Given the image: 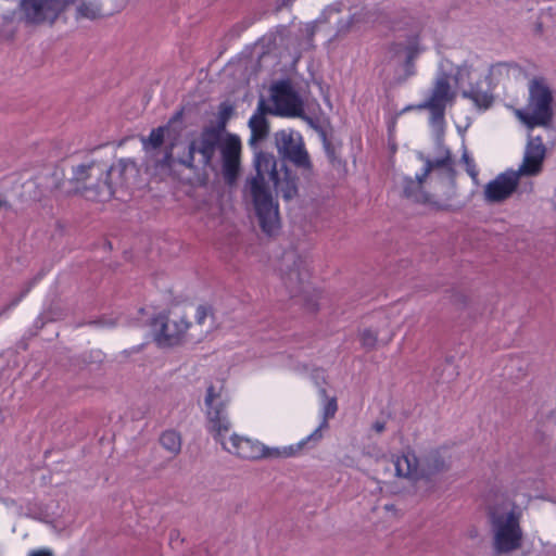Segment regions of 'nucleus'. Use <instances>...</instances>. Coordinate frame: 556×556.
I'll return each instance as SVG.
<instances>
[{
  "mask_svg": "<svg viewBox=\"0 0 556 556\" xmlns=\"http://www.w3.org/2000/svg\"><path fill=\"white\" fill-rule=\"evenodd\" d=\"M535 421L542 432L556 428V410L542 407L535 415Z\"/></svg>",
  "mask_w": 556,
  "mask_h": 556,
  "instance_id": "6ab92c4d",
  "label": "nucleus"
},
{
  "mask_svg": "<svg viewBox=\"0 0 556 556\" xmlns=\"http://www.w3.org/2000/svg\"><path fill=\"white\" fill-rule=\"evenodd\" d=\"M70 0H21L23 20L29 25H53Z\"/></svg>",
  "mask_w": 556,
  "mask_h": 556,
  "instance_id": "6e6552de",
  "label": "nucleus"
},
{
  "mask_svg": "<svg viewBox=\"0 0 556 556\" xmlns=\"http://www.w3.org/2000/svg\"><path fill=\"white\" fill-rule=\"evenodd\" d=\"M113 168L105 172V180L101 184H98L94 189V195L91 197L89 194H86L88 199L97 200V201H106L110 200L114 193L115 190L113 189L112 185L108 181V177L112 175Z\"/></svg>",
  "mask_w": 556,
  "mask_h": 556,
  "instance_id": "412c9836",
  "label": "nucleus"
},
{
  "mask_svg": "<svg viewBox=\"0 0 556 556\" xmlns=\"http://www.w3.org/2000/svg\"><path fill=\"white\" fill-rule=\"evenodd\" d=\"M241 140L238 136L228 134L225 138L218 128L204 127L200 135L189 143L191 159L195 154L201 156V164L211 166L215 153L220 151L222 173L225 181L233 184L239 175L241 165Z\"/></svg>",
  "mask_w": 556,
  "mask_h": 556,
  "instance_id": "f03ea898",
  "label": "nucleus"
},
{
  "mask_svg": "<svg viewBox=\"0 0 556 556\" xmlns=\"http://www.w3.org/2000/svg\"><path fill=\"white\" fill-rule=\"evenodd\" d=\"M28 556H53V553L50 549H35L29 553Z\"/></svg>",
  "mask_w": 556,
  "mask_h": 556,
  "instance_id": "2f4dec72",
  "label": "nucleus"
},
{
  "mask_svg": "<svg viewBox=\"0 0 556 556\" xmlns=\"http://www.w3.org/2000/svg\"><path fill=\"white\" fill-rule=\"evenodd\" d=\"M254 165L256 174L249 182L250 194L253 200L256 216L262 230L271 236L279 227L278 207L274 205L268 185L271 184L277 192L286 200L294 198L298 193L295 177L285 169L283 177L277 169L276 157L268 152L254 150Z\"/></svg>",
  "mask_w": 556,
  "mask_h": 556,
  "instance_id": "f257e3e1",
  "label": "nucleus"
},
{
  "mask_svg": "<svg viewBox=\"0 0 556 556\" xmlns=\"http://www.w3.org/2000/svg\"><path fill=\"white\" fill-rule=\"evenodd\" d=\"M175 531L170 532V538L176 539V535H174Z\"/></svg>",
  "mask_w": 556,
  "mask_h": 556,
  "instance_id": "e433bc0d",
  "label": "nucleus"
},
{
  "mask_svg": "<svg viewBox=\"0 0 556 556\" xmlns=\"http://www.w3.org/2000/svg\"><path fill=\"white\" fill-rule=\"evenodd\" d=\"M464 97L470 99L480 109H488L493 103V97L489 92L476 88L464 91Z\"/></svg>",
  "mask_w": 556,
  "mask_h": 556,
  "instance_id": "4be33fe9",
  "label": "nucleus"
},
{
  "mask_svg": "<svg viewBox=\"0 0 556 556\" xmlns=\"http://www.w3.org/2000/svg\"><path fill=\"white\" fill-rule=\"evenodd\" d=\"M273 454H266V453H263V454H256V455H253L250 457L251 460H258V459H262V458H265L267 456H271Z\"/></svg>",
  "mask_w": 556,
  "mask_h": 556,
  "instance_id": "473e14b6",
  "label": "nucleus"
},
{
  "mask_svg": "<svg viewBox=\"0 0 556 556\" xmlns=\"http://www.w3.org/2000/svg\"><path fill=\"white\" fill-rule=\"evenodd\" d=\"M168 125L153 128L148 137H142L141 142L146 150H156L162 147Z\"/></svg>",
  "mask_w": 556,
  "mask_h": 556,
  "instance_id": "a211bd4d",
  "label": "nucleus"
},
{
  "mask_svg": "<svg viewBox=\"0 0 556 556\" xmlns=\"http://www.w3.org/2000/svg\"><path fill=\"white\" fill-rule=\"evenodd\" d=\"M233 111H235V109H233L232 104H230L228 102L220 103L218 106V112H217V124H216V126H213V127L218 128L220 134H223V131L226 128L227 123L233 115Z\"/></svg>",
  "mask_w": 556,
  "mask_h": 556,
  "instance_id": "5701e85b",
  "label": "nucleus"
},
{
  "mask_svg": "<svg viewBox=\"0 0 556 556\" xmlns=\"http://www.w3.org/2000/svg\"><path fill=\"white\" fill-rule=\"evenodd\" d=\"M161 446L167 452H180L181 437L175 430H166L160 437Z\"/></svg>",
  "mask_w": 556,
  "mask_h": 556,
  "instance_id": "aec40b11",
  "label": "nucleus"
},
{
  "mask_svg": "<svg viewBox=\"0 0 556 556\" xmlns=\"http://www.w3.org/2000/svg\"><path fill=\"white\" fill-rule=\"evenodd\" d=\"M273 114L298 117L303 113L302 102L289 83L279 81L271 88Z\"/></svg>",
  "mask_w": 556,
  "mask_h": 556,
  "instance_id": "9d476101",
  "label": "nucleus"
},
{
  "mask_svg": "<svg viewBox=\"0 0 556 556\" xmlns=\"http://www.w3.org/2000/svg\"><path fill=\"white\" fill-rule=\"evenodd\" d=\"M212 314V309L206 305H199L195 312V321L198 325H203L208 315Z\"/></svg>",
  "mask_w": 556,
  "mask_h": 556,
  "instance_id": "cd10ccee",
  "label": "nucleus"
},
{
  "mask_svg": "<svg viewBox=\"0 0 556 556\" xmlns=\"http://www.w3.org/2000/svg\"><path fill=\"white\" fill-rule=\"evenodd\" d=\"M266 114H273V110L266 104L265 100L261 99L257 109L249 119V127L251 136L249 144L253 150L258 148V143L265 140L269 135V123Z\"/></svg>",
  "mask_w": 556,
  "mask_h": 556,
  "instance_id": "f8f14e48",
  "label": "nucleus"
},
{
  "mask_svg": "<svg viewBox=\"0 0 556 556\" xmlns=\"http://www.w3.org/2000/svg\"><path fill=\"white\" fill-rule=\"evenodd\" d=\"M362 345L366 349H374L377 343V333L366 329L361 334Z\"/></svg>",
  "mask_w": 556,
  "mask_h": 556,
  "instance_id": "a878e982",
  "label": "nucleus"
},
{
  "mask_svg": "<svg viewBox=\"0 0 556 556\" xmlns=\"http://www.w3.org/2000/svg\"><path fill=\"white\" fill-rule=\"evenodd\" d=\"M175 531L170 532V538L176 539V535H174Z\"/></svg>",
  "mask_w": 556,
  "mask_h": 556,
  "instance_id": "c9c22d12",
  "label": "nucleus"
},
{
  "mask_svg": "<svg viewBox=\"0 0 556 556\" xmlns=\"http://www.w3.org/2000/svg\"><path fill=\"white\" fill-rule=\"evenodd\" d=\"M415 56V51L413 48L409 49L408 55H407V62H412Z\"/></svg>",
  "mask_w": 556,
  "mask_h": 556,
  "instance_id": "72a5a7b5",
  "label": "nucleus"
},
{
  "mask_svg": "<svg viewBox=\"0 0 556 556\" xmlns=\"http://www.w3.org/2000/svg\"><path fill=\"white\" fill-rule=\"evenodd\" d=\"M426 178L424 173L416 175L415 179L405 177L402 182L404 197L417 203H430L431 197L422 188Z\"/></svg>",
  "mask_w": 556,
  "mask_h": 556,
  "instance_id": "2eb2a0df",
  "label": "nucleus"
},
{
  "mask_svg": "<svg viewBox=\"0 0 556 556\" xmlns=\"http://www.w3.org/2000/svg\"><path fill=\"white\" fill-rule=\"evenodd\" d=\"M463 160L466 163L467 173L470 175V177L476 179L478 176V172L476 169V164H475L473 160L470 159L467 154H464Z\"/></svg>",
  "mask_w": 556,
  "mask_h": 556,
  "instance_id": "c85d7f7f",
  "label": "nucleus"
},
{
  "mask_svg": "<svg viewBox=\"0 0 556 556\" xmlns=\"http://www.w3.org/2000/svg\"><path fill=\"white\" fill-rule=\"evenodd\" d=\"M308 277H309V271L306 266V263L302 258H299L294 263V268H291L286 277V285L288 288H290V292L293 298L296 296V294L292 288L293 282H296L299 285L300 289L304 290L305 282H306V279H308Z\"/></svg>",
  "mask_w": 556,
  "mask_h": 556,
  "instance_id": "f3484780",
  "label": "nucleus"
},
{
  "mask_svg": "<svg viewBox=\"0 0 556 556\" xmlns=\"http://www.w3.org/2000/svg\"><path fill=\"white\" fill-rule=\"evenodd\" d=\"M371 429L376 432V433H382L384 430H386V421L384 420H376L372 426H371Z\"/></svg>",
  "mask_w": 556,
  "mask_h": 556,
  "instance_id": "7c9ffc66",
  "label": "nucleus"
},
{
  "mask_svg": "<svg viewBox=\"0 0 556 556\" xmlns=\"http://www.w3.org/2000/svg\"><path fill=\"white\" fill-rule=\"evenodd\" d=\"M338 412V400L337 397H327L321 400L320 414L321 421L314 432L307 437L306 441H317L323 435V430L328 429L329 420L332 419Z\"/></svg>",
  "mask_w": 556,
  "mask_h": 556,
  "instance_id": "dca6fc26",
  "label": "nucleus"
},
{
  "mask_svg": "<svg viewBox=\"0 0 556 556\" xmlns=\"http://www.w3.org/2000/svg\"><path fill=\"white\" fill-rule=\"evenodd\" d=\"M275 138L282 159L309 177L313 174V164L302 136L299 132L280 130L276 132Z\"/></svg>",
  "mask_w": 556,
  "mask_h": 556,
  "instance_id": "0eeeda50",
  "label": "nucleus"
},
{
  "mask_svg": "<svg viewBox=\"0 0 556 556\" xmlns=\"http://www.w3.org/2000/svg\"><path fill=\"white\" fill-rule=\"evenodd\" d=\"M451 166V159L450 156H445V157H442V159H439V160H434V161H431V160H427L426 162V166L424 168V177H428L429 173L433 169V168H440V167H450Z\"/></svg>",
  "mask_w": 556,
  "mask_h": 556,
  "instance_id": "393cba45",
  "label": "nucleus"
},
{
  "mask_svg": "<svg viewBox=\"0 0 556 556\" xmlns=\"http://www.w3.org/2000/svg\"><path fill=\"white\" fill-rule=\"evenodd\" d=\"M454 99L448 78L443 76L437 79L430 97L421 104L420 109L429 110L430 122L433 125H442L445 118V110Z\"/></svg>",
  "mask_w": 556,
  "mask_h": 556,
  "instance_id": "1a4fd4ad",
  "label": "nucleus"
},
{
  "mask_svg": "<svg viewBox=\"0 0 556 556\" xmlns=\"http://www.w3.org/2000/svg\"><path fill=\"white\" fill-rule=\"evenodd\" d=\"M220 394L219 392H216L214 386H210L206 390V396H205V405L207 409L214 408L216 405H214V402L219 399Z\"/></svg>",
  "mask_w": 556,
  "mask_h": 556,
  "instance_id": "bb28decb",
  "label": "nucleus"
},
{
  "mask_svg": "<svg viewBox=\"0 0 556 556\" xmlns=\"http://www.w3.org/2000/svg\"><path fill=\"white\" fill-rule=\"evenodd\" d=\"M155 321H160L161 325L160 330L155 334V341L161 346L178 344L191 326L185 315L176 319H169L165 315H160Z\"/></svg>",
  "mask_w": 556,
  "mask_h": 556,
  "instance_id": "9b49d317",
  "label": "nucleus"
},
{
  "mask_svg": "<svg viewBox=\"0 0 556 556\" xmlns=\"http://www.w3.org/2000/svg\"><path fill=\"white\" fill-rule=\"evenodd\" d=\"M78 17L96 20L101 16V7L96 2H81L77 7Z\"/></svg>",
  "mask_w": 556,
  "mask_h": 556,
  "instance_id": "b1692460",
  "label": "nucleus"
},
{
  "mask_svg": "<svg viewBox=\"0 0 556 556\" xmlns=\"http://www.w3.org/2000/svg\"><path fill=\"white\" fill-rule=\"evenodd\" d=\"M207 418L210 430L214 433L215 440L222 444L225 452H231V450L237 452H280L279 448H270L258 441H252L237 433H232L226 441V434L229 432L231 424L224 402H219L214 408L207 409Z\"/></svg>",
  "mask_w": 556,
  "mask_h": 556,
  "instance_id": "20e7f679",
  "label": "nucleus"
},
{
  "mask_svg": "<svg viewBox=\"0 0 556 556\" xmlns=\"http://www.w3.org/2000/svg\"><path fill=\"white\" fill-rule=\"evenodd\" d=\"M518 186L517 174H501L486 184L484 197L488 202H501L513 194Z\"/></svg>",
  "mask_w": 556,
  "mask_h": 556,
  "instance_id": "4468645a",
  "label": "nucleus"
},
{
  "mask_svg": "<svg viewBox=\"0 0 556 556\" xmlns=\"http://www.w3.org/2000/svg\"><path fill=\"white\" fill-rule=\"evenodd\" d=\"M283 452H290V453H293L295 452L294 448L292 446H289L288 450H285Z\"/></svg>",
  "mask_w": 556,
  "mask_h": 556,
  "instance_id": "f704fd0d",
  "label": "nucleus"
},
{
  "mask_svg": "<svg viewBox=\"0 0 556 556\" xmlns=\"http://www.w3.org/2000/svg\"><path fill=\"white\" fill-rule=\"evenodd\" d=\"M486 517L493 532L492 547L496 555H507L522 546L521 513L513 501L502 498L490 504Z\"/></svg>",
  "mask_w": 556,
  "mask_h": 556,
  "instance_id": "7ed1b4c3",
  "label": "nucleus"
},
{
  "mask_svg": "<svg viewBox=\"0 0 556 556\" xmlns=\"http://www.w3.org/2000/svg\"><path fill=\"white\" fill-rule=\"evenodd\" d=\"M393 463L396 476L412 481L430 480L445 469L441 454H397Z\"/></svg>",
  "mask_w": 556,
  "mask_h": 556,
  "instance_id": "423d86ee",
  "label": "nucleus"
},
{
  "mask_svg": "<svg viewBox=\"0 0 556 556\" xmlns=\"http://www.w3.org/2000/svg\"><path fill=\"white\" fill-rule=\"evenodd\" d=\"M519 119L529 128L547 127L553 118V94L541 78H534L529 86V100L525 109L516 112Z\"/></svg>",
  "mask_w": 556,
  "mask_h": 556,
  "instance_id": "39448f33",
  "label": "nucleus"
},
{
  "mask_svg": "<svg viewBox=\"0 0 556 556\" xmlns=\"http://www.w3.org/2000/svg\"><path fill=\"white\" fill-rule=\"evenodd\" d=\"M90 168H91V166H90V165H79V166H77L76 172H75L76 177H77L78 179H80V178H85V177H86V175H87V172H88Z\"/></svg>",
  "mask_w": 556,
  "mask_h": 556,
  "instance_id": "c756f323",
  "label": "nucleus"
},
{
  "mask_svg": "<svg viewBox=\"0 0 556 556\" xmlns=\"http://www.w3.org/2000/svg\"><path fill=\"white\" fill-rule=\"evenodd\" d=\"M546 149L541 137L530 138L528 141L520 173L523 175L534 176L542 169Z\"/></svg>",
  "mask_w": 556,
  "mask_h": 556,
  "instance_id": "ddd939ff",
  "label": "nucleus"
}]
</instances>
